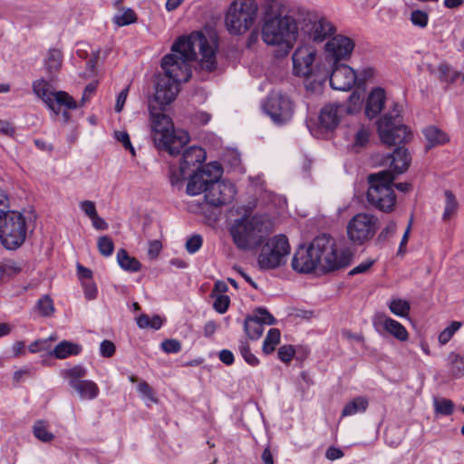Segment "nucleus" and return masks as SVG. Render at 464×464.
Listing matches in <instances>:
<instances>
[{"label":"nucleus","mask_w":464,"mask_h":464,"mask_svg":"<svg viewBox=\"0 0 464 464\" xmlns=\"http://www.w3.org/2000/svg\"><path fill=\"white\" fill-rule=\"evenodd\" d=\"M196 47H198L201 55L200 66L208 72L217 68L218 44L215 40L209 41L201 32L179 36L171 46V53L161 60L164 75L157 81L153 100L160 111L175 100L179 83L190 79V63L197 59Z\"/></svg>","instance_id":"obj_1"},{"label":"nucleus","mask_w":464,"mask_h":464,"mask_svg":"<svg viewBox=\"0 0 464 464\" xmlns=\"http://www.w3.org/2000/svg\"><path fill=\"white\" fill-rule=\"evenodd\" d=\"M297 12L288 9L280 0L264 3L260 35L262 41L274 48L276 58L286 57L298 38Z\"/></svg>","instance_id":"obj_2"},{"label":"nucleus","mask_w":464,"mask_h":464,"mask_svg":"<svg viewBox=\"0 0 464 464\" xmlns=\"http://www.w3.org/2000/svg\"><path fill=\"white\" fill-rule=\"evenodd\" d=\"M352 255L338 251L335 241L329 235L317 236L307 248H299L292 260V268L299 273H311L316 269L331 272L350 265Z\"/></svg>","instance_id":"obj_3"},{"label":"nucleus","mask_w":464,"mask_h":464,"mask_svg":"<svg viewBox=\"0 0 464 464\" xmlns=\"http://www.w3.org/2000/svg\"><path fill=\"white\" fill-rule=\"evenodd\" d=\"M377 130L382 143L388 146H395L392 153L385 157L384 163H389L392 169H389L395 177L406 172L411 165V157L408 149L401 144L411 140L412 133L410 129L402 123V116L398 104H395L392 111L382 115L377 122Z\"/></svg>","instance_id":"obj_4"},{"label":"nucleus","mask_w":464,"mask_h":464,"mask_svg":"<svg viewBox=\"0 0 464 464\" xmlns=\"http://www.w3.org/2000/svg\"><path fill=\"white\" fill-rule=\"evenodd\" d=\"M149 110L155 146L171 156L179 155L189 141L188 133L183 130H175L171 118L158 111L151 102L149 103Z\"/></svg>","instance_id":"obj_5"},{"label":"nucleus","mask_w":464,"mask_h":464,"mask_svg":"<svg viewBox=\"0 0 464 464\" xmlns=\"http://www.w3.org/2000/svg\"><path fill=\"white\" fill-rule=\"evenodd\" d=\"M271 228V222L266 216H244L234 220L229 233L236 246L246 251L259 246Z\"/></svg>","instance_id":"obj_6"},{"label":"nucleus","mask_w":464,"mask_h":464,"mask_svg":"<svg viewBox=\"0 0 464 464\" xmlns=\"http://www.w3.org/2000/svg\"><path fill=\"white\" fill-rule=\"evenodd\" d=\"M263 1L268 3V0ZM258 18L256 0H232L224 13V24L230 35L241 36L256 26Z\"/></svg>","instance_id":"obj_7"},{"label":"nucleus","mask_w":464,"mask_h":464,"mask_svg":"<svg viewBox=\"0 0 464 464\" xmlns=\"http://www.w3.org/2000/svg\"><path fill=\"white\" fill-rule=\"evenodd\" d=\"M395 176L390 170H381L368 176L367 200L372 207L383 211H392L396 203L392 186Z\"/></svg>","instance_id":"obj_8"},{"label":"nucleus","mask_w":464,"mask_h":464,"mask_svg":"<svg viewBox=\"0 0 464 464\" xmlns=\"http://www.w3.org/2000/svg\"><path fill=\"white\" fill-rule=\"evenodd\" d=\"M298 32L301 41L314 44H321L335 33L334 25L324 16L316 13H297Z\"/></svg>","instance_id":"obj_9"},{"label":"nucleus","mask_w":464,"mask_h":464,"mask_svg":"<svg viewBox=\"0 0 464 464\" xmlns=\"http://www.w3.org/2000/svg\"><path fill=\"white\" fill-rule=\"evenodd\" d=\"M25 237V219L20 212L7 211L0 217V240L6 249H16Z\"/></svg>","instance_id":"obj_10"},{"label":"nucleus","mask_w":464,"mask_h":464,"mask_svg":"<svg viewBox=\"0 0 464 464\" xmlns=\"http://www.w3.org/2000/svg\"><path fill=\"white\" fill-rule=\"evenodd\" d=\"M289 254L288 238L285 235H276L262 246L257 263L263 270L275 269L286 263Z\"/></svg>","instance_id":"obj_11"},{"label":"nucleus","mask_w":464,"mask_h":464,"mask_svg":"<svg viewBox=\"0 0 464 464\" xmlns=\"http://www.w3.org/2000/svg\"><path fill=\"white\" fill-rule=\"evenodd\" d=\"M32 90L34 94L41 99L55 115L60 113L61 106L68 110L77 107L76 102L71 95L63 91L54 92L51 83L43 78L33 82Z\"/></svg>","instance_id":"obj_12"},{"label":"nucleus","mask_w":464,"mask_h":464,"mask_svg":"<svg viewBox=\"0 0 464 464\" xmlns=\"http://www.w3.org/2000/svg\"><path fill=\"white\" fill-rule=\"evenodd\" d=\"M378 229V218L369 213H359L347 224L346 232L349 240L361 246L371 240Z\"/></svg>","instance_id":"obj_13"},{"label":"nucleus","mask_w":464,"mask_h":464,"mask_svg":"<svg viewBox=\"0 0 464 464\" xmlns=\"http://www.w3.org/2000/svg\"><path fill=\"white\" fill-rule=\"evenodd\" d=\"M263 110L273 122L282 125L292 119L294 102L288 95L281 92H272L264 102Z\"/></svg>","instance_id":"obj_14"},{"label":"nucleus","mask_w":464,"mask_h":464,"mask_svg":"<svg viewBox=\"0 0 464 464\" xmlns=\"http://www.w3.org/2000/svg\"><path fill=\"white\" fill-rule=\"evenodd\" d=\"M317 48L314 44L301 41L292 54L293 73L297 77L310 78L315 73Z\"/></svg>","instance_id":"obj_15"},{"label":"nucleus","mask_w":464,"mask_h":464,"mask_svg":"<svg viewBox=\"0 0 464 464\" xmlns=\"http://www.w3.org/2000/svg\"><path fill=\"white\" fill-rule=\"evenodd\" d=\"M222 173L223 169L218 162L206 165L190 176L186 188L187 193L190 196L199 195L202 192L206 194L210 183L220 179Z\"/></svg>","instance_id":"obj_16"},{"label":"nucleus","mask_w":464,"mask_h":464,"mask_svg":"<svg viewBox=\"0 0 464 464\" xmlns=\"http://www.w3.org/2000/svg\"><path fill=\"white\" fill-rule=\"evenodd\" d=\"M235 195L236 188L231 182L217 179L207 189L205 200L209 206L220 207L230 203Z\"/></svg>","instance_id":"obj_17"},{"label":"nucleus","mask_w":464,"mask_h":464,"mask_svg":"<svg viewBox=\"0 0 464 464\" xmlns=\"http://www.w3.org/2000/svg\"><path fill=\"white\" fill-rule=\"evenodd\" d=\"M354 48L353 41L344 35L338 34L331 38L325 44L326 60L337 63L348 58Z\"/></svg>","instance_id":"obj_18"},{"label":"nucleus","mask_w":464,"mask_h":464,"mask_svg":"<svg viewBox=\"0 0 464 464\" xmlns=\"http://www.w3.org/2000/svg\"><path fill=\"white\" fill-rule=\"evenodd\" d=\"M330 85L338 91H350L357 83V73L353 68L343 63H332L329 76Z\"/></svg>","instance_id":"obj_19"},{"label":"nucleus","mask_w":464,"mask_h":464,"mask_svg":"<svg viewBox=\"0 0 464 464\" xmlns=\"http://www.w3.org/2000/svg\"><path fill=\"white\" fill-rule=\"evenodd\" d=\"M344 104L336 103L324 106L320 113V122L327 130L334 129L344 115Z\"/></svg>","instance_id":"obj_20"},{"label":"nucleus","mask_w":464,"mask_h":464,"mask_svg":"<svg viewBox=\"0 0 464 464\" xmlns=\"http://www.w3.org/2000/svg\"><path fill=\"white\" fill-rule=\"evenodd\" d=\"M205 159L206 152L202 148L198 146L187 148L182 153L179 163L180 175H186L191 166L200 165Z\"/></svg>","instance_id":"obj_21"},{"label":"nucleus","mask_w":464,"mask_h":464,"mask_svg":"<svg viewBox=\"0 0 464 464\" xmlns=\"http://www.w3.org/2000/svg\"><path fill=\"white\" fill-rule=\"evenodd\" d=\"M385 102V92L381 88L374 89L368 96L365 114L369 119L375 118L382 110Z\"/></svg>","instance_id":"obj_22"},{"label":"nucleus","mask_w":464,"mask_h":464,"mask_svg":"<svg viewBox=\"0 0 464 464\" xmlns=\"http://www.w3.org/2000/svg\"><path fill=\"white\" fill-rule=\"evenodd\" d=\"M71 388L76 392L82 400H93L98 396L100 392L98 385L91 380H82L74 383V386Z\"/></svg>","instance_id":"obj_23"},{"label":"nucleus","mask_w":464,"mask_h":464,"mask_svg":"<svg viewBox=\"0 0 464 464\" xmlns=\"http://www.w3.org/2000/svg\"><path fill=\"white\" fill-rule=\"evenodd\" d=\"M423 134L427 140L426 150L442 145L449 140L447 134L435 126H429L425 128L423 130Z\"/></svg>","instance_id":"obj_24"},{"label":"nucleus","mask_w":464,"mask_h":464,"mask_svg":"<svg viewBox=\"0 0 464 464\" xmlns=\"http://www.w3.org/2000/svg\"><path fill=\"white\" fill-rule=\"evenodd\" d=\"M81 351V345L69 341H63L54 347L52 354L57 359H64L71 355H77Z\"/></svg>","instance_id":"obj_25"},{"label":"nucleus","mask_w":464,"mask_h":464,"mask_svg":"<svg viewBox=\"0 0 464 464\" xmlns=\"http://www.w3.org/2000/svg\"><path fill=\"white\" fill-rule=\"evenodd\" d=\"M117 262L123 270L129 272H137L141 266L140 263L136 258L130 256L123 248L117 252Z\"/></svg>","instance_id":"obj_26"},{"label":"nucleus","mask_w":464,"mask_h":464,"mask_svg":"<svg viewBox=\"0 0 464 464\" xmlns=\"http://www.w3.org/2000/svg\"><path fill=\"white\" fill-rule=\"evenodd\" d=\"M383 327L389 334L400 341H406L408 339V332L405 327L392 318H385Z\"/></svg>","instance_id":"obj_27"},{"label":"nucleus","mask_w":464,"mask_h":464,"mask_svg":"<svg viewBox=\"0 0 464 464\" xmlns=\"http://www.w3.org/2000/svg\"><path fill=\"white\" fill-rule=\"evenodd\" d=\"M368 404V400L365 397H356L343 407L342 417L352 416L358 412H363L366 411Z\"/></svg>","instance_id":"obj_28"},{"label":"nucleus","mask_w":464,"mask_h":464,"mask_svg":"<svg viewBox=\"0 0 464 464\" xmlns=\"http://www.w3.org/2000/svg\"><path fill=\"white\" fill-rule=\"evenodd\" d=\"M62 52L58 49H51L45 59V67L49 74L53 75L56 73L62 66Z\"/></svg>","instance_id":"obj_29"},{"label":"nucleus","mask_w":464,"mask_h":464,"mask_svg":"<svg viewBox=\"0 0 464 464\" xmlns=\"http://www.w3.org/2000/svg\"><path fill=\"white\" fill-rule=\"evenodd\" d=\"M444 195L445 208L442 219L444 221H449L457 214L459 209V203L456 197L450 190H445Z\"/></svg>","instance_id":"obj_30"},{"label":"nucleus","mask_w":464,"mask_h":464,"mask_svg":"<svg viewBox=\"0 0 464 464\" xmlns=\"http://www.w3.org/2000/svg\"><path fill=\"white\" fill-rule=\"evenodd\" d=\"M244 329L246 335L250 339L256 340L258 339L264 331L263 325L258 322L257 319L253 317L252 315H248L245 319Z\"/></svg>","instance_id":"obj_31"},{"label":"nucleus","mask_w":464,"mask_h":464,"mask_svg":"<svg viewBox=\"0 0 464 464\" xmlns=\"http://www.w3.org/2000/svg\"><path fill=\"white\" fill-rule=\"evenodd\" d=\"M370 133V129L368 127L363 125L357 126L354 130L353 140L352 143L353 150L358 151L360 149L366 146L369 142Z\"/></svg>","instance_id":"obj_32"},{"label":"nucleus","mask_w":464,"mask_h":464,"mask_svg":"<svg viewBox=\"0 0 464 464\" xmlns=\"http://www.w3.org/2000/svg\"><path fill=\"white\" fill-rule=\"evenodd\" d=\"M86 369L81 365H76L62 372V375L68 379L70 387L74 386V383L81 382L82 378L86 376Z\"/></svg>","instance_id":"obj_33"},{"label":"nucleus","mask_w":464,"mask_h":464,"mask_svg":"<svg viewBox=\"0 0 464 464\" xmlns=\"http://www.w3.org/2000/svg\"><path fill=\"white\" fill-rule=\"evenodd\" d=\"M280 342V331L276 328H272L268 331L264 343L262 350L264 353L270 354L276 349V346Z\"/></svg>","instance_id":"obj_34"},{"label":"nucleus","mask_w":464,"mask_h":464,"mask_svg":"<svg viewBox=\"0 0 464 464\" xmlns=\"http://www.w3.org/2000/svg\"><path fill=\"white\" fill-rule=\"evenodd\" d=\"M448 362L453 376L461 377L464 375V358L456 353H450Z\"/></svg>","instance_id":"obj_35"},{"label":"nucleus","mask_w":464,"mask_h":464,"mask_svg":"<svg viewBox=\"0 0 464 464\" xmlns=\"http://www.w3.org/2000/svg\"><path fill=\"white\" fill-rule=\"evenodd\" d=\"M439 80L448 84L453 83L459 76V72L454 71L448 63H440L438 67Z\"/></svg>","instance_id":"obj_36"},{"label":"nucleus","mask_w":464,"mask_h":464,"mask_svg":"<svg viewBox=\"0 0 464 464\" xmlns=\"http://www.w3.org/2000/svg\"><path fill=\"white\" fill-rule=\"evenodd\" d=\"M389 308L393 314L401 317H406L409 315L411 305L409 302L398 298L390 302Z\"/></svg>","instance_id":"obj_37"},{"label":"nucleus","mask_w":464,"mask_h":464,"mask_svg":"<svg viewBox=\"0 0 464 464\" xmlns=\"http://www.w3.org/2000/svg\"><path fill=\"white\" fill-rule=\"evenodd\" d=\"M136 21L137 15L135 12L130 8L123 10L122 13L116 14L113 17V22L118 26L129 25L130 24L135 23Z\"/></svg>","instance_id":"obj_38"},{"label":"nucleus","mask_w":464,"mask_h":464,"mask_svg":"<svg viewBox=\"0 0 464 464\" xmlns=\"http://www.w3.org/2000/svg\"><path fill=\"white\" fill-rule=\"evenodd\" d=\"M34 435L43 442H49L53 440L54 435L48 431L44 421L38 420L33 428Z\"/></svg>","instance_id":"obj_39"},{"label":"nucleus","mask_w":464,"mask_h":464,"mask_svg":"<svg viewBox=\"0 0 464 464\" xmlns=\"http://www.w3.org/2000/svg\"><path fill=\"white\" fill-rule=\"evenodd\" d=\"M36 309L41 315L51 316L54 312L53 302L49 295H44L36 303Z\"/></svg>","instance_id":"obj_40"},{"label":"nucleus","mask_w":464,"mask_h":464,"mask_svg":"<svg viewBox=\"0 0 464 464\" xmlns=\"http://www.w3.org/2000/svg\"><path fill=\"white\" fill-rule=\"evenodd\" d=\"M98 250L103 256H110L114 250V244L112 239L108 236H102L98 238L97 242Z\"/></svg>","instance_id":"obj_41"},{"label":"nucleus","mask_w":464,"mask_h":464,"mask_svg":"<svg viewBox=\"0 0 464 464\" xmlns=\"http://www.w3.org/2000/svg\"><path fill=\"white\" fill-rule=\"evenodd\" d=\"M434 408L436 413L448 416L452 413L454 404L448 399H434Z\"/></svg>","instance_id":"obj_42"},{"label":"nucleus","mask_w":464,"mask_h":464,"mask_svg":"<svg viewBox=\"0 0 464 464\" xmlns=\"http://www.w3.org/2000/svg\"><path fill=\"white\" fill-rule=\"evenodd\" d=\"M362 99L361 95L353 92L348 98V105L344 104V113L345 114H353L358 111L361 108Z\"/></svg>","instance_id":"obj_43"},{"label":"nucleus","mask_w":464,"mask_h":464,"mask_svg":"<svg viewBox=\"0 0 464 464\" xmlns=\"http://www.w3.org/2000/svg\"><path fill=\"white\" fill-rule=\"evenodd\" d=\"M239 352L246 361L251 366H256L259 363V360L251 352L249 344L246 342H241L239 345Z\"/></svg>","instance_id":"obj_44"},{"label":"nucleus","mask_w":464,"mask_h":464,"mask_svg":"<svg viewBox=\"0 0 464 464\" xmlns=\"http://www.w3.org/2000/svg\"><path fill=\"white\" fill-rule=\"evenodd\" d=\"M461 324L459 322H452L450 326L445 328L439 335V342L441 344H446L453 336V334L459 329Z\"/></svg>","instance_id":"obj_45"},{"label":"nucleus","mask_w":464,"mask_h":464,"mask_svg":"<svg viewBox=\"0 0 464 464\" xmlns=\"http://www.w3.org/2000/svg\"><path fill=\"white\" fill-rule=\"evenodd\" d=\"M252 316L257 319L262 325H272L276 324L275 317L266 308H257L256 314Z\"/></svg>","instance_id":"obj_46"},{"label":"nucleus","mask_w":464,"mask_h":464,"mask_svg":"<svg viewBox=\"0 0 464 464\" xmlns=\"http://www.w3.org/2000/svg\"><path fill=\"white\" fill-rule=\"evenodd\" d=\"M411 21L414 25L424 28L428 24L429 16L424 11L415 10L411 14Z\"/></svg>","instance_id":"obj_47"},{"label":"nucleus","mask_w":464,"mask_h":464,"mask_svg":"<svg viewBox=\"0 0 464 464\" xmlns=\"http://www.w3.org/2000/svg\"><path fill=\"white\" fill-rule=\"evenodd\" d=\"M203 239L200 235H193L189 238H188L186 242V250L189 254H194L199 250L202 246Z\"/></svg>","instance_id":"obj_48"},{"label":"nucleus","mask_w":464,"mask_h":464,"mask_svg":"<svg viewBox=\"0 0 464 464\" xmlns=\"http://www.w3.org/2000/svg\"><path fill=\"white\" fill-rule=\"evenodd\" d=\"M160 346L167 353H178L181 351V343L176 339H167L161 343Z\"/></svg>","instance_id":"obj_49"},{"label":"nucleus","mask_w":464,"mask_h":464,"mask_svg":"<svg viewBox=\"0 0 464 464\" xmlns=\"http://www.w3.org/2000/svg\"><path fill=\"white\" fill-rule=\"evenodd\" d=\"M295 350L292 345H283L278 349V358L284 362H289L295 356Z\"/></svg>","instance_id":"obj_50"},{"label":"nucleus","mask_w":464,"mask_h":464,"mask_svg":"<svg viewBox=\"0 0 464 464\" xmlns=\"http://www.w3.org/2000/svg\"><path fill=\"white\" fill-rule=\"evenodd\" d=\"M213 306L218 313L224 314L229 306V297L224 295H218L215 299Z\"/></svg>","instance_id":"obj_51"},{"label":"nucleus","mask_w":464,"mask_h":464,"mask_svg":"<svg viewBox=\"0 0 464 464\" xmlns=\"http://www.w3.org/2000/svg\"><path fill=\"white\" fill-rule=\"evenodd\" d=\"M114 137L118 141L122 143L123 147L126 150H129L132 155H135V150L131 145V142L130 140V136L126 131H115Z\"/></svg>","instance_id":"obj_52"},{"label":"nucleus","mask_w":464,"mask_h":464,"mask_svg":"<svg viewBox=\"0 0 464 464\" xmlns=\"http://www.w3.org/2000/svg\"><path fill=\"white\" fill-rule=\"evenodd\" d=\"M100 353L103 357H111L115 353V345L109 340H104L101 343Z\"/></svg>","instance_id":"obj_53"},{"label":"nucleus","mask_w":464,"mask_h":464,"mask_svg":"<svg viewBox=\"0 0 464 464\" xmlns=\"http://www.w3.org/2000/svg\"><path fill=\"white\" fill-rule=\"evenodd\" d=\"M80 208L90 218L97 215L96 206L93 201L83 200L80 203Z\"/></svg>","instance_id":"obj_54"},{"label":"nucleus","mask_w":464,"mask_h":464,"mask_svg":"<svg viewBox=\"0 0 464 464\" xmlns=\"http://www.w3.org/2000/svg\"><path fill=\"white\" fill-rule=\"evenodd\" d=\"M373 260H367L364 262H362L358 266H356L354 268H353L350 272V276L357 275V274H362L365 273L370 269V267L373 265Z\"/></svg>","instance_id":"obj_55"},{"label":"nucleus","mask_w":464,"mask_h":464,"mask_svg":"<svg viewBox=\"0 0 464 464\" xmlns=\"http://www.w3.org/2000/svg\"><path fill=\"white\" fill-rule=\"evenodd\" d=\"M129 88H124L117 96L116 104H115V111L121 112L124 107L127 96H128Z\"/></svg>","instance_id":"obj_56"},{"label":"nucleus","mask_w":464,"mask_h":464,"mask_svg":"<svg viewBox=\"0 0 464 464\" xmlns=\"http://www.w3.org/2000/svg\"><path fill=\"white\" fill-rule=\"evenodd\" d=\"M249 34L247 35L246 41V48L250 49L254 45H256L259 39V33L258 30L255 28L251 29L249 31Z\"/></svg>","instance_id":"obj_57"},{"label":"nucleus","mask_w":464,"mask_h":464,"mask_svg":"<svg viewBox=\"0 0 464 464\" xmlns=\"http://www.w3.org/2000/svg\"><path fill=\"white\" fill-rule=\"evenodd\" d=\"M219 360L226 365H231L234 362V354L231 351L223 349L219 352Z\"/></svg>","instance_id":"obj_58"},{"label":"nucleus","mask_w":464,"mask_h":464,"mask_svg":"<svg viewBox=\"0 0 464 464\" xmlns=\"http://www.w3.org/2000/svg\"><path fill=\"white\" fill-rule=\"evenodd\" d=\"M138 391L146 398L153 400V391L146 382H142L138 385Z\"/></svg>","instance_id":"obj_59"},{"label":"nucleus","mask_w":464,"mask_h":464,"mask_svg":"<svg viewBox=\"0 0 464 464\" xmlns=\"http://www.w3.org/2000/svg\"><path fill=\"white\" fill-rule=\"evenodd\" d=\"M96 88H97V84L95 82H91L89 83L84 91H83V93H82V104H84L87 101H89V99L91 98V96L94 93V92L96 91Z\"/></svg>","instance_id":"obj_60"},{"label":"nucleus","mask_w":464,"mask_h":464,"mask_svg":"<svg viewBox=\"0 0 464 464\" xmlns=\"http://www.w3.org/2000/svg\"><path fill=\"white\" fill-rule=\"evenodd\" d=\"M84 295L85 297L89 300H92L96 298L97 295V288L93 283H86L84 284Z\"/></svg>","instance_id":"obj_61"},{"label":"nucleus","mask_w":464,"mask_h":464,"mask_svg":"<svg viewBox=\"0 0 464 464\" xmlns=\"http://www.w3.org/2000/svg\"><path fill=\"white\" fill-rule=\"evenodd\" d=\"M92 226L97 230H106L108 228V224L106 221L101 218L98 214L92 217Z\"/></svg>","instance_id":"obj_62"},{"label":"nucleus","mask_w":464,"mask_h":464,"mask_svg":"<svg viewBox=\"0 0 464 464\" xmlns=\"http://www.w3.org/2000/svg\"><path fill=\"white\" fill-rule=\"evenodd\" d=\"M328 459L335 460L341 459L343 456V452L335 447H330L325 453Z\"/></svg>","instance_id":"obj_63"},{"label":"nucleus","mask_w":464,"mask_h":464,"mask_svg":"<svg viewBox=\"0 0 464 464\" xmlns=\"http://www.w3.org/2000/svg\"><path fill=\"white\" fill-rule=\"evenodd\" d=\"M0 133L7 136H13L14 133V129L10 122L0 120Z\"/></svg>","instance_id":"obj_64"}]
</instances>
